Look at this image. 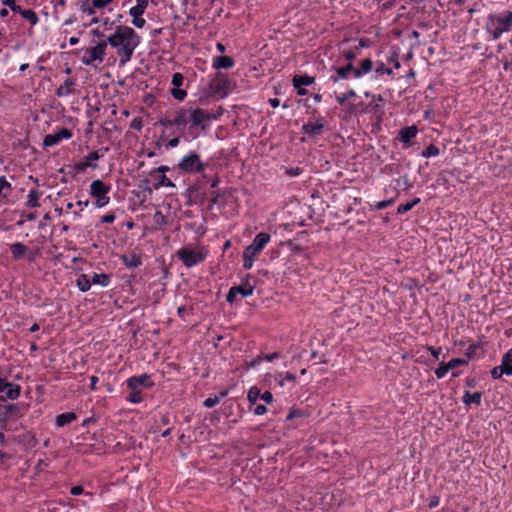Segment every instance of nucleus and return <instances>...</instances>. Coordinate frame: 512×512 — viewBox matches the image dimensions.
Returning a JSON list of instances; mask_svg holds the SVG:
<instances>
[{"label": "nucleus", "mask_w": 512, "mask_h": 512, "mask_svg": "<svg viewBox=\"0 0 512 512\" xmlns=\"http://www.w3.org/2000/svg\"><path fill=\"white\" fill-rule=\"evenodd\" d=\"M106 46L115 50L119 58V67L125 66L133 57L135 49L141 43V37L127 25H117L114 32L104 40Z\"/></svg>", "instance_id": "1"}, {"label": "nucleus", "mask_w": 512, "mask_h": 512, "mask_svg": "<svg viewBox=\"0 0 512 512\" xmlns=\"http://www.w3.org/2000/svg\"><path fill=\"white\" fill-rule=\"evenodd\" d=\"M182 114L185 117V127L190 124V134L195 138L198 134L194 133L195 128L205 131L209 128L210 123L216 116L208 110L202 108H184Z\"/></svg>", "instance_id": "2"}, {"label": "nucleus", "mask_w": 512, "mask_h": 512, "mask_svg": "<svg viewBox=\"0 0 512 512\" xmlns=\"http://www.w3.org/2000/svg\"><path fill=\"white\" fill-rule=\"evenodd\" d=\"M512 29V11L508 10L500 15L490 14L487 18V30L493 40H497L504 32Z\"/></svg>", "instance_id": "3"}, {"label": "nucleus", "mask_w": 512, "mask_h": 512, "mask_svg": "<svg viewBox=\"0 0 512 512\" xmlns=\"http://www.w3.org/2000/svg\"><path fill=\"white\" fill-rule=\"evenodd\" d=\"M150 375L142 374L135 375L127 379V387L130 389V393L126 400L133 404H138L143 401L140 387L151 388L154 383L150 380Z\"/></svg>", "instance_id": "4"}, {"label": "nucleus", "mask_w": 512, "mask_h": 512, "mask_svg": "<svg viewBox=\"0 0 512 512\" xmlns=\"http://www.w3.org/2000/svg\"><path fill=\"white\" fill-rule=\"evenodd\" d=\"M176 255L186 268H192L205 261L208 256V251L204 248L194 250L192 248L183 247L177 251Z\"/></svg>", "instance_id": "5"}, {"label": "nucleus", "mask_w": 512, "mask_h": 512, "mask_svg": "<svg viewBox=\"0 0 512 512\" xmlns=\"http://www.w3.org/2000/svg\"><path fill=\"white\" fill-rule=\"evenodd\" d=\"M107 46L104 40L99 41L93 47L84 49V54L81 57V62L86 66H92L95 62L99 64L105 59Z\"/></svg>", "instance_id": "6"}, {"label": "nucleus", "mask_w": 512, "mask_h": 512, "mask_svg": "<svg viewBox=\"0 0 512 512\" xmlns=\"http://www.w3.org/2000/svg\"><path fill=\"white\" fill-rule=\"evenodd\" d=\"M207 166L208 164L203 163L199 154L196 152H190L188 155L183 157L178 164V168L185 173H201Z\"/></svg>", "instance_id": "7"}, {"label": "nucleus", "mask_w": 512, "mask_h": 512, "mask_svg": "<svg viewBox=\"0 0 512 512\" xmlns=\"http://www.w3.org/2000/svg\"><path fill=\"white\" fill-rule=\"evenodd\" d=\"M229 84V80L225 75L217 73L215 78L208 84L206 94L208 96H220L223 98L227 95Z\"/></svg>", "instance_id": "8"}, {"label": "nucleus", "mask_w": 512, "mask_h": 512, "mask_svg": "<svg viewBox=\"0 0 512 512\" xmlns=\"http://www.w3.org/2000/svg\"><path fill=\"white\" fill-rule=\"evenodd\" d=\"M108 151V148H104L98 151H92L85 156L81 161L74 164V170L77 173H84L87 168L96 169L98 167L97 161L104 156Z\"/></svg>", "instance_id": "9"}, {"label": "nucleus", "mask_w": 512, "mask_h": 512, "mask_svg": "<svg viewBox=\"0 0 512 512\" xmlns=\"http://www.w3.org/2000/svg\"><path fill=\"white\" fill-rule=\"evenodd\" d=\"M270 239L271 236L269 233L260 232L254 237L252 243L244 249V252H247L250 255L256 257L259 253L262 252L265 246L269 243Z\"/></svg>", "instance_id": "10"}, {"label": "nucleus", "mask_w": 512, "mask_h": 512, "mask_svg": "<svg viewBox=\"0 0 512 512\" xmlns=\"http://www.w3.org/2000/svg\"><path fill=\"white\" fill-rule=\"evenodd\" d=\"M325 123V119L323 117H319L315 121L309 120L307 123H304L301 130L309 137L315 138L322 134Z\"/></svg>", "instance_id": "11"}, {"label": "nucleus", "mask_w": 512, "mask_h": 512, "mask_svg": "<svg viewBox=\"0 0 512 512\" xmlns=\"http://www.w3.org/2000/svg\"><path fill=\"white\" fill-rule=\"evenodd\" d=\"M158 124L165 128H172L175 126L182 135L185 129V117L182 114V108L176 111L174 118H161L159 119Z\"/></svg>", "instance_id": "12"}, {"label": "nucleus", "mask_w": 512, "mask_h": 512, "mask_svg": "<svg viewBox=\"0 0 512 512\" xmlns=\"http://www.w3.org/2000/svg\"><path fill=\"white\" fill-rule=\"evenodd\" d=\"M72 132L67 128H60L57 132L47 134L43 139L44 147H51L59 144L63 139H70Z\"/></svg>", "instance_id": "13"}, {"label": "nucleus", "mask_w": 512, "mask_h": 512, "mask_svg": "<svg viewBox=\"0 0 512 512\" xmlns=\"http://www.w3.org/2000/svg\"><path fill=\"white\" fill-rule=\"evenodd\" d=\"M418 134V128L415 125H411L401 129L398 133V140L403 143L405 148L411 145V139L416 137Z\"/></svg>", "instance_id": "14"}, {"label": "nucleus", "mask_w": 512, "mask_h": 512, "mask_svg": "<svg viewBox=\"0 0 512 512\" xmlns=\"http://www.w3.org/2000/svg\"><path fill=\"white\" fill-rule=\"evenodd\" d=\"M355 70H356V68L354 67V65L352 63H348L347 65H345L343 67H337V68H335V73L336 74L332 75L330 77V80L333 83H336L340 79H348L351 74L354 75V71Z\"/></svg>", "instance_id": "15"}, {"label": "nucleus", "mask_w": 512, "mask_h": 512, "mask_svg": "<svg viewBox=\"0 0 512 512\" xmlns=\"http://www.w3.org/2000/svg\"><path fill=\"white\" fill-rule=\"evenodd\" d=\"M110 185H107L102 180H94L90 185V195L94 198L108 194L110 192Z\"/></svg>", "instance_id": "16"}, {"label": "nucleus", "mask_w": 512, "mask_h": 512, "mask_svg": "<svg viewBox=\"0 0 512 512\" xmlns=\"http://www.w3.org/2000/svg\"><path fill=\"white\" fill-rule=\"evenodd\" d=\"M212 66L214 69H230L234 66V60L230 56H215Z\"/></svg>", "instance_id": "17"}, {"label": "nucleus", "mask_w": 512, "mask_h": 512, "mask_svg": "<svg viewBox=\"0 0 512 512\" xmlns=\"http://www.w3.org/2000/svg\"><path fill=\"white\" fill-rule=\"evenodd\" d=\"M9 249L11 251L12 258L16 261L21 260L28 252V247L21 242L9 244Z\"/></svg>", "instance_id": "18"}, {"label": "nucleus", "mask_w": 512, "mask_h": 512, "mask_svg": "<svg viewBox=\"0 0 512 512\" xmlns=\"http://www.w3.org/2000/svg\"><path fill=\"white\" fill-rule=\"evenodd\" d=\"M505 375H512V348L509 349L501 359V364L498 366Z\"/></svg>", "instance_id": "19"}, {"label": "nucleus", "mask_w": 512, "mask_h": 512, "mask_svg": "<svg viewBox=\"0 0 512 512\" xmlns=\"http://www.w3.org/2000/svg\"><path fill=\"white\" fill-rule=\"evenodd\" d=\"M21 387L17 383L11 382L7 385L6 390L3 392L4 396H1L2 400H15L20 396Z\"/></svg>", "instance_id": "20"}, {"label": "nucleus", "mask_w": 512, "mask_h": 512, "mask_svg": "<svg viewBox=\"0 0 512 512\" xmlns=\"http://www.w3.org/2000/svg\"><path fill=\"white\" fill-rule=\"evenodd\" d=\"M91 284L99 285L101 287H108L111 283V275L106 273H92L90 275Z\"/></svg>", "instance_id": "21"}, {"label": "nucleus", "mask_w": 512, "mask_h": 512, "mask_svg": "<svg viewBox=\"0 0 512 512\" xmlns=\"http://www.w3.org/2000/svg\"><path fill=\"white\" fill-rule=\"evenodd\" d=\"M12 191L11 183L7 181L5 176H0V201H8Z\"/></svg>", "instance_id": "22"}, {"label": "nucleus", "mask_w": 512, "mask_h": 512, "mask_svg": "<svg viewBox=\"0 0 512 512\" xmlns=\"http://www.w3.org/2000/svg\"><path fill=\"white\" fill-rule=\"evenodd\" d=\"M76 85V82L72 78H67L64 83L56 90V95L58 97H66L73 93V87Z\"/></svg>", "instance_id": "23"}, {"label": "nucleus", "mask_w": 512, "mask_h": 512, "mask_svg": "<svg viewBox=\"0 0 512 512\" xmlns=\"http://www.w3.org/2000/svg\"><path fill=\"white\" fill-rule=\"evenodd\" d=\"M121 261L129 269L137 268L142 265L141 257L136 254L122 255Z\"/></svg>", "instance_id": "24"}, {"label": "nucleus", "mask_w": 512, "mask_h": 512, "mask_svg": "<svg viewBox=\"0 0 512 512\" xmlns=\"http://www.w3.org/2000/svg\"><path fill=\"white\" fill-rule=\"evenodd\" d=\"M372 69H373L372 60L370 58H365V59L361 60L360 67L356 68V70L354 71V77L360 78L363 75L371 72Z\"/></svg>", "instance_id": "25"}, {"label": "nucleus", "mask_w": 512, "mask_h": 512, "mask_svg": "<svg viewBox=\"0 0 512 512\" xmlns=\"http://www.w3.org/2000/svg\"><path fill=\"white\" fill-rule=\"evenodd\" d=\"M77 419L74 412H66L56 416L55 424L57 427H63Z\"/></svg>", "instance_id": "26"}, {"label": "nucleus", "mask_w": 512, "mask_h": 512, "mask_svg": "<svg viewBox=\"0 0 512 512\" xmlns=\"http://www.w3.org/2000/svg\"><path fill=\"white\" fill-rule=\"evenodd\" d=\"M41 196V193L36 189H31L27 195L26 200V207L28 208H38L40 207L39 198Z\"/></svg>", "instance_id": "27"}, {"label": "nucleus", "mask_w": 512, "mask_h": 512, "mask_svg": "<svg viewBox=\"0 0 512 512\" xmlns=\"http://www.w3.org/2000/svg\"><path fill=\"white\" fill-rule=\"evenodd\" d=\"M314 81H315V78L312 76H309L307 74L295 75L292 79L294 88H298L299 86H309V85L313 84Z\"/></svg>", "instance_id": "28"}, {"label": "nucleus", "mask_w": 512, "mask_h": 512, "mask_svg": "<svg viewBox=\"0 0 512 512\" xmlns=\"http://www.w3.org/2000/svg\"><path fill=\"white\" fill-rule=\"evenodd\" d=\"M76 286L81 292H87L90 290L92 284L89 274H80L76 279Z\"/></svg>", "instance_id": "29"}, {"label": "nucleus", "mask_w": 512, "mask_h": 512, "mask_svg": "<svg viewBox=\"0 0 512 512\" xmlns=\"http://www.w3.org/2000/svg\"><path fill=\"white\" fill-rule=\"evenodd\" d=\"M481 399H482V393L481 392H474V393H471L469 391H466L463 395V403L465 405H471V404H476V405H480L481 403Z\"/></svg>", "instance_id": "30"}, {"label": "nucleus", "mask_w": 512, "mask_h": 512, "mask_svg": "<svg viewBox=\"0 0 512 512\" xmlns=\"http://www.w3.org/2000/svg\"><path fill=\"white\" fill-rule=\"evenodd\" d=\"M20 414V407L17 404H8L4 407V411L0 414L1 419H9Z\"/></svg>", "instance_id": "31"}, {"label": "nucleus", "mask_w": 512, "mask_h": 512, "mask_svg": "<svg viewBox=\"0 0 512 512\" xmlns=\"http://www.w3.org/2000/svg\"><path fill=\"white\" fill-rule=\"evenodd\" d=\"M233 287H234L235 292L244 298L252 295L253 291H254V286L249 284L248 281H246L238 286H233Z\"/></svg>", "instance_id": "32"}, {"label": "nucleus", "mask_w": 512, "mask_h": 512, "mask_svg": "<svg viewBox=\"0 0 512 512\" xmlns=\"http://www.w3.org/2000/svg\"><path fill=\"white\" fill-rule=\"evenodd\" d=\"M80 10L82 13H86L88 15H95L98 8L93 7V0H84L80 3Z\"/></svg>", "instance_id": "33"}, {"label": "nucleus", "mask_w": 512, "mask_h": 512, "mask_svg": "<svg viewBox=\"0 0 512 512\" xmlns=\"http://www.w3.org/2000/svg\"><path fill=\"white\" fill-rule=\"evenodd\" d=\"M420 201H421L420 198H414L407 203L400 204L397 208V213L401 215V214H404V213L410 211L414 206L419 204Z\"/></svg>", "instance_id": "34"}, {"label": "nucleus", "mask_w": 512, "mask_h": 512, "mask_svg": "<svg viewBox=\"0 0 512 512\" xmlns=\"http://www.w3.org/2000/svg\"><path fill=\"white\" fill-rule=\"evenodd\" d=\"M261 397V391L257 386H252L247 394V399L251 405H255Z\"/></svg>", "instance_id": "35"}, {"label": "nucleus", "mask_w": 512, "mask_h": 512, "mask_svg": "<svg viewBox=\"0 0 512 512\" xmlns=\"http://www.w3.org/2000/svg\"><path fill=\"white\" fill-rule=\"evenodd\" d=\"M21 16L24 19H26L33 26L36 25L39 22L38 15L36 14V12H34L31 9H24V11L22 12Z\"/></svg>", "instance_id": "36"}, {"label": "nucleus", "mask_w": 512, "mask_h": 512, "mask_svg": "<svg viewBox=\"0 0 512 512\" xmlns=\"http://www.w3.org/2000/svg\"><path fill=\"white\" fill-rule=\"evenodd\" d=\"M129 15L132 17V25L136 28H143L146 24V20L142 17L143 13H131L129 10Z\"/></svg>", "instance_id": "37"}, {"label": "nucleus", "mask_w": 512, "mask_h": 512, "mask_svg": "<svg viewBox=\"0 0 512 512\" xmlns=\"http://www.w3.org/2000/svg\"><path fill=\"white\" fill-rule=\"evenodd\" d=\"M439 154L440 149L436 145L430 144L426 149L422 151L421 156L424 158H430L438 156Z\"/></svg>", "instance_id": "38"}, {"label": "nucleus", "mask_w": 512, "mask_h": 512, "mask_svg": "<svg viewBox=\"0 0 512 512\" xmlns=\"http://www.w3.org/2000/svg\"><path fill=\"white\" fill-rule=\"evenodd\" d=\"M149 0H136V5L130 8L131 13H143L148 7Z\"/></svg>", "instance_id": "39"}, {"label": "nucleus", "mask_w": 512, "mask_h": 512, "mask_svg": "<svg viewBox=\"0 0 512 512\" xmlns=\"http://www.w3.org/2000/svg\"><path fill=\"white\" fill-rule=\"evenodd\" d=\"M161 186L165 187H175L174 183L165 176V174H161L159 176L158 182L154 184V189H159Z\"/></svg>", "instance_id": "40"}, {"label": "nucleus", "mask_w": 512, "mask_h": 512, "mask_svg": "<svg viewBox=\"0 0 512 512\" xmlns=\"http://www.w3.org/2000/svg\"><path fill=\"white\" fill-rule=\"evenodd\" d=\"M255 256L243 251V268L250 270L253 267Z\"/></svg>", "instance_id": "41"}, {"label": "nucleus", "mask_w": 512, "mask_h": 512, "mask_svg": "<svg viewBox=\"0 0 512 512\" xmlns=\"http://www.w3.org/2000/svg\"><path fill=\"white\" fill-rule=\"evenodd\" d=\"M153 221L159 227H162V226L167 224V218L165 217V215L161 211H156L154 213Z\"/></svg>", "instance_id": "42"}, {"label": "nucleus", "mask_w": 512, "mask_h": 512, "mask_svg": "<svg viewBox=\"0 0 512 512\" xmlns=\"http://www.w3.org/2000/svg\"><path fill=\"white\" fill-rule=\"evenodd\" d=\"M451 370L448 363H440L439 364V367L435 370V375L438 379H442L446 374L447 372Z\"/></svg>", "instance_id": "43"}, {"label": "nucleus", "mask_w": 512, "mask_h": 512, "mask_svg": "<svg viewBox=\"0 0 512 512\" xmlns=\"http://www.w3.org/2000/svg\"><path fill=\"white\" fill-rule=\"evenodd\" d=\"M355 96L356 92L353 89H350L345 94L337 96L336 99L340 105H343L348 99L354 98Z\"/></svg>", "instance_id": "44"}, {"label": "nucleus", "mask_w": 512, "mask_h": 512, "mask_svg": "<svg viewBox=\"0 0 512 512\" xmlns=\"http://www.w3.org/2000/svg\"><path fill=\"white\" fill-rule=\"evenodd\" d=\"M394 203V199H387L383 201L376 202L374 205H371V210H381L385 209L388 206H391Z\"/></svg>", "instance_id": "45"}, {"label": "nucleus", "mask_w": 512, "mask_h": 512, "mask_svg": "<svg viewBox=\"0 0 512 512\" xmlns=\"http://www.w3.org/2000/svg\"><path fill=\"white\" fill-rule=\"evenodd\" d=\"M375 72L379 75H382V74L392 75L393 74L392 69L385 67V64L383 62L376 63Z\"/></svg>", "instance_id": "46"}, {"label": "nucleus", "mask_w": 512, "mask_h": 512, "mask_svg": "<svg viewBox=\"0 0 512 512\" xmlns=\"http://www.w3.org/2000/svg\"><path fill=\"white\" fill-rule=\"evenodd\" d=\"M171 95L178 101H183L187 95L186 91L179 88H172Z\"/></svg>", "instance_id": "47"}, {"label": "nucleus", "mask_w": 512, "mask_h": 512, "mask_svg": "<svg viewBox=\"0 0 512 512\" xmlns=\"http://www.w3.org/2000/svg\"><path fill=\"white\" fill-rule=\"evenodd\" d=\"M183 82H184V76L181 73L176 72L173 74V76H172L173 88L181 87L183 85Z\"/></svg>", "instance_id": "48"}, {"label": "nucleus", "mask_w": 512, "mask_h": 512, "mask_svg": "<svg viewBox=\"0 0 512 512\" xmlns=\"http://www.w3.org/2000/svg\"><path fill=\"white\" fill-rule=\"evenodd\" d=\"M383 103H384V99H383V97L380 94L379 95H373L372 96V101L369 104V106H371L373 109H378V108H381L383 106Z\"/></svg>", "instance_id": "49"}, {"label": "nucleus", "mask_w": 512, "mask_h": 512, "mask_svg": "<svg viewBox=\"0 0 512 512\" xmlns=\"http://www.w3.org/2000/svg\"><path fill=\"white\" fill-rule=\"evenodd\" d=\"M109 202H110V197L107 194H105V195L96 197V201H95L94 205L97 208H102V207L106 206Z\"/></svg>", "instance_id": "50"}, {"label": "nucleus", "mask_w": 512, "mask_h": 512, "mask_svg": "<svg viewBox=\"0 0 512 512\" xmlns=\"http://www.w3.org/2000/svg\"><path fill=\"white\" fill-rule=\"evenodd\" d=\"M450 369H455L456 367L458 366H461V365H467L468 364V361L463 359V358H453L451 359L449 362H447Z\"/></svg>", "instance_id": "51"}, {"label": "nucleus", "mask_w": 512, "mask_h": 512, "mask_svg": "<svg viewBox=\"0 0 512 512\" xmlns=\"http://www.w3.org/2000/svg\"><path fill=\"white\" fill-rule=\"evenodd\" d=\"M115 0H93V7H97L98 10L108 7L113 4Z\"/></svg>", "instance_id": "52"}, {"label": "nucleus", "mask_w": 512, "mask_h": 512, "mask_svg": "<svg viewBox=\"0 0 512 512\" xmlns=\"http://www.w3.org/2000/svg\"><path fill=\"white\" fill-rule=\"evenodd\" d=\"M220 402V397H209L204 400L203 405L206 408H213Z\"/></svg>", "instance_id": "53"}, {"label": "nucleus", "mask_w": 512, "mask_h": 512, "mask_svg": "<svg viewBox=\"0 0 512 512\" xmlns=\"http://www.w3.org/2000/svg\"><path fill=\"white\" fill-rule=\"evenodd\" d=\"M285 381H289L294 383L296 381V376L293 373L287 372L281 380H279L278 384L283 387L285 385Z\"/></svg>", "instance_id": "54"}, {"label": "nucleus", "mask_w": 512, "mask_h": 512, "mask_svg": "<svg viewBox=\"0 0 512 512\" xmlns=\"http://www.w3.org/2000/svg\"><path fill=\"white\" fill-rule=\"evenodd\" d=\"M479 348V346L477 344H470L467 349L465 350V355L470 359L472 357H474L477 349Z\"/></svg>", "instance_id": "55"}, {"label": "nucleus", "mask_w": 512, "mask_h": 512, "mask_svg": "<svg viewBox=\"0 0 512 512\" xmlns=\"http://www.w3.org/2000/svg\"><path fill=\"white\" fill-rule=\"evenodd\" d=\"M439 503H440V498H439V496H437V495H433V496L429 497V500H428V507H429L430 509H433V508L437 507V506L439 505Z\"/></svg>", "instance_id": "56"}, {"label": "nucleus", "mask_w": 512, "mask_h": 512, "mask_svg": "<svg viewBox=\"0 0 512 512\" xmlns=\"http://www.w3.org/2000/svg\"><path fill=\"white\" fill-rule=\"evenodd\" d=\"M303 414L300 410L290 409L288 415L286 416V421H290L294 418L301 417Z\"/></svg>", "instance_id": "57"}, {"label": "nucleus", "mask_w": 512, "mask_h": 512, "mask_svg": "<svg viewBox=\"0 0 512 512\" xmlns=\"http://www.w3.org/2000/svg\"><path fill=\"white\" fill-rule=\"evenodd\" d=\"M237 293L234 290V287H231L226 295V301L228 303H234L237 297Z\"/></svg>", "instance_id": "58"}, {"label": "nucleus", "mask_w": 512, "mask_h": 512, "mask_svg": "<svg viewBox=\"0 0 512 512\" xmlns=\"http://www.w3.org/2000/svg\"><path fill=\"white\" fill-rule=\"evenodd\" d=\"M130 127H131L132 129L137 130V131H140V130L143 128L142 120H141L140 118H134V119L131 121Z\"/></svg>", "instance_id": "59"}, {"label": "nucleus", "mask_w": 512, "mask_h": 512, "mask_svg": "<svg viewBox=\"0 0 512 512\" xmlns=\"http://www.w3.org/2000/svg\"><path fill=\"white\" fill-rule=\"evenodd\" d=\"M427 350L430 351L431 355L435 360L439 359V355L441 353V347H433V346H427Z\"/></svg>", "instance_id": "60"}, {"label": "nucleus", "mask_w": 512, "mask_h": 512, "mask_svg": "<svg viewBox=\"0 0 512 512\" xmlns=\"http://www.w3.org/2000/svg\"><path fill=\"white\" fill-rule=\"evenodd\" d=\"M490 373L493 379H500L503 375H505L498 366L494 367Z\"/></svg>", "instance_id": "61"}, {"label": "nucleus", "mask_w": 512, "mask_h": 512, "mask_svg": "<svg viewBox=\"0 0 512 512\" xmlns=\"http://www.w3.org/2000/svg\"><path fill=\"white\" fill-rule=\"evenodd\" d=\"M261 400H263L265 403L270 404L273 402V395L269 391H265L264 393H261Z\"/></svg>", "instance_id": "62"}, {"label": "nucleus", "mask_w": 512, "mask_h": 512, "mask_svg": "<svg viewBox=\"0 0 512 512\" xmlns=\"http://www.w3.org/2000/svg\"><path fill=\"white\" fill-rule=\"evenodd\" d=\"M253 413L255 415H264L267 413V407L265 405H262V404H258L256 405V407L254 408L253 410Z\"/></svg>", "instance_id": "63"}, {"label": "nucleus", "mask_w": 512, "mask_h": 512, "mask_svg": "<svg viewBox=\"0 0 512 512\" xmlns=\"http://www.w3.org/2000/svg\"><path fill=\"white\" fill-rule=\"evenodd\" d=\"M116 219V216L113 214V213H110V214H106V215H103L101 217V223H107V224H110V223H113Z\"/></svg>", "instance_id": "64"}]
</instances>
